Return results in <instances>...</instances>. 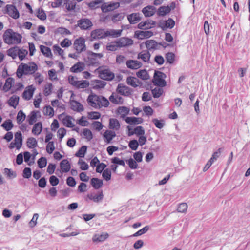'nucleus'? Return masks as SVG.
Here are the masks:
<instances>
[{
	"instance_id": "1",
	"label": "nucleus",
	"mask_w": 250,
	"mask_h": 250,
	"mask_svg": "<svg viewBox=\"0 0 250 250\" xmlns=\"http://www.w3.org/2000/svg\"><path fill=\"white\" fill-rule=\"evenodd\" d=\"M87 101L88 104L95 109L107 107L109 104L108 100L105 97L96 94H90L88 96Z\"/></svg>"
},
{
	"instance_id": "2",
	"label": "nucleus",
	"mask_w": 250,
	"mask_h": 250,
	"mask_svg": "<svg viewBox=\"0 0 250 250\" xmlns=\"http://www.w3.org/2000/svg\"><path fill=\"white\" fill-rule=\"evenodd\" d=\"M37 70L38 66L35 62L21 63L18 67L16 75L18 78H21L23 75L34 74Z\"/></svg>"
},
{
	"instance_id": "3",
	"label": "nucleus",
	"mask_w": 250,
	"mask_h": 250,
	"mask_svg": "<svg viewBox=\"0 0 250 250\" xmlns=\"http://www.w3.org/2000/svg\"><path fill=\"white\" fill-rule=\"evenodd\" d=\"M4 42L9 44H18L21 42L22 36L11 29L6 30L3 35Z\"/></svg>"
},
{
	"instance_id": "4",
	"label": "nucleus",
	"mask_w": 250,
	"mask_h": 250,
	"mask_svg": "<svg viewBox=\"0 0 250 250\" xmlns=\"http://www.w3.org/2000/svg\"><path fill=\"white\" fill-rule=\"evenodd\" d=\"M166 75L163 72L159 71H155L154 75L153 83L156 85L164 87L166 85V82L165 79Z\"/></svg>"
},
{
	"instance_id": "5",
	"label": "nucleus",
	"mask_w": 250,
	"mask_h": 250,
	"mask_svg": "<svg viewBox=\"0 0 250 250\" xmlns=\"http://www.w3.org/2000/svg\"><path fill=\"white\" fill-rule=\"evenodd\" d=\"M97 71L100 78L103 80L111 81L114 78V73L111 72L109 69H102L99 67Z\"/></svg>"
},
{
	"instance_id": "6",
	"label": "nucleus",
	"mask_w": 250,
	"mask_h": 250,
	"mask_svg": "<svg viewBox=\"0 0 250 250\" xmlns=\"http://www.w3.org/2000/svg\"><path fill=\"white\" fill-rule=\"evenodd\" d=\"M85 42V40L83 37H79L74 41L73 46L77 54L85 51L86 47Z\"/></svg>"
},
{
	"instance_id": "7",
	"label": "nucleus",
	"mask_w": 250,
	"mask_h": 250,
	"mask_svg": "<svg viewBox=\"0 0 250 250\" xmlns=\"http://www.w3.org/2000/svg\"><path fill=\"white\" fill-rule=\"evenodd\" d=\"M22 145V134L20 131L17 132L15 133V138L14 142H12L9 146L10 149H13L16 147L19 150L21 148Z\"/></svg>"
},
{
	"instance_id": "8",
	"label": "nucleus",
	"mask_w": 250,
	"mask_h": 250,
	"mask_svg": "<svg viewBox=\"0 0 250 250\" xmlns=\"http://www.w3.org/2000/svg\"><path fill=\"white\" fill-rule=\"evenodd\" d=\"M60 166L61 170L57 169V171H59L60 174H58V176L61 177L62 176V173H66L70 171L71 164L67 159H63L60 162Z\"/></svg>"
},
{
	"instance_id": "9",
	"label": "nucleus",
	"mask_w": 250,
	"mask_h": 250,
	"mask_svg": "<svg viewBox=\"0 0 250 250\" xmlns=\"http://www.w3.org/2000/svg\"><path fill=\"white\" fill-rule=\"evenodd\" d=\"M5 13L14 19L19 17V13L16 7L12 4H7L5 7Z\"/></svg>"
},
{
	"instance_id": "10",
	"label": "nucleus",
	"mask_w": 250,
	"mask_h": 250,
	"mask_svg": "<svg viewBox=\"0 0 250 250\" xmlns=\"http://www.w3.org/2000/svg\"><path fill=\"white\" fill-rule=\"evenodd\" d=\"M78 26L82 30H87L90 28L93 23L91 21L87 18H82L77 21Z\"/></svg>"
},
{
	"instance_id": "11",
	"label": "nucleus",
	"mask_w": 250,
	"mask_h": 250,
	"mask_svg": "<svg viewBox=\"0 0 250 250\" xmlns=\"http://www.w3.org/2000/svg\"><path fill=\"white\" fill-rule=\"evenodd\" d=\"M116 92L117 93L124 96H130L132 93V90L129 87L122 83L118 84Z\"/></svg>"
},
{
	"instance_id": "12",
	"label": "nucleus",
	"mask_w": 250,
	"mask_h": 250,
	"mask_svg": "<svg viewBox=\"0 0 250 250\" xmlns=\"http://www.w3.org/2000/svg\"><path fill=\"white\" fill-rule=\"evenodd\" d=\"M87 198L90 200L93 201L95 203H99L102 201L104 198V195L102 191L98 192H92L88 194Z\"/></svg>"
},
{
	"instance_id": "13",
	"label": "nucleus",
	"mask_w": 250,
	"mask_h": 250,
	"mask_svg": "<svg viewBox=\"0 0 250 250\" xmlns=\"http://www.w3.org/2000/svg\"><path fill=\"white\" fill-rule=\"evenodd\" d=\"M106 37V31L103 29H97L91 32V37L94 40L104 39Z\"/></svg>"
},
{
	"instance_id": "14",
	"label": "nucleus",
	"mask_w": 250,
	"mask_h": 250,
	"mask_svg": "<svg viewBox=\"0 0 250 250\" xmlns=\"http://www.w3.org/2000/svg\"><path fill=\"white\" fill-rule=\"evenodd\" d=\"M153 35V32L151 31L137 30L135 32V37L139 40L147 39Z\"/></svg>"
},
{
	"instance_id": "15",
	"label": "nucleus",
	"mask_w": 250,
	"mask_h": 250,
	"mask_svg": "<svg viewBox=\"0 0 250 250\" xmlns=\"http://www.w3.org/2000/svg\"><path fill=\"white\" fill-rule=\"evenodd\" d=\"M117 41L119 48L127 47L133 43V41L128 37H121L117 40Z\"/></svg>"
},
{
	"instance_id": "16",
	"label": "nucleus",
	"mask_w": 250,
	"mask_h": 250,
	"mask_svg": "<svg viewBox=\"0 0 250 250\" xmlns=\"http://www.w3.org/2000/svg\"><path fill=\"white\" fill-rule=\"evenodd\" d=\"M145 44L148 51L159 49L160 47L163 45L162 43H158L154 40H147Z\"/></svg>"
},
{
	"instance_id": "17",
	"label": "nucleus",
	"mask_w": 250,
	"mask_h": 250,
	"mask_svg": "<svg viewBox=\"0 0 250 250\" xmlns=\"http://www.w3.org/2000/svg\"><path fill=\"white\" fill-rule=\"evenodd\" d=\"M85 69V64L82 62H79L74 64L70 69V72L72 73H80Z\"/></svg>"
},
{
	"instance_id": "18",
	"label": "nucleus",
	"mask_w": 250,
	"mask_h": 250,
	"mask_svg": "<svg viewBox=\"0 0 250 250\" xmlns=\"http://www.w3.org/2000/svg\"><path fill=\"white\" fill-rule=\"evenodd\" d=\"M127 20L131 24H134L141 21V17L139 13H133L127 15Z\"/></svg>"
},
{
	"instance_id": "19",
	"label": "nucleus",
	"mask_w": 250,
	"mask_h": 250,
	"mask_svg": "<svg viewBox=\"0 0 250 250\" xmlns=\"http://www.w3.org/2000/svg\"><path fill=\"white\" fill-rule=\"evenodd\" d=\"M70 105L71 109L74 111L81 112L83 111L84 110L83 105L80 103L75 100L70 101Z\"/></svg>"
},
{
	"instance_id": "20",
	"label": "nucleus",
	"mask_w": 250,
	"mask_h": 250,
	"mask_svg": "<svg viewBox=\"0 0 250 250\" xmlns=\"http://www.w3.org/2000/svg\"><path fill=\"white\" fill-rule=\"evenodd\" d=\"M126 65L129 69H137L142 66V64L138 61L129 60L126 62Z\"/></svg>"
},
{
	"instance_id": "21",
	"label": "nucleus",
	"mask_w": 250,
	"mask_h": 250,
	"mask_svg": "<svg viewBox=\"0 0 250 250\" xmlns=\"http://www.w3.org/2000/svg\"><path fill=\"white\" fill-rule=\"evenodd\" d=\"M104 141L107 144L111 142L112 139L116 136L114 131L109 130H106L103 135Z\"/></svg>"
},
{
	"instance_id": "22",
	"label": "nucleus",
	"mask_w": 250,
	"mask_h": 250,
	"mask_svg": "<svg viewBox=\"0 0 250 250\" xmlns=\"http://www.w3.org/2000/svg\"><path fill=\"white\" fill-rule=\"evenodd\" d=\"M119 6V3L118 2L110 4H104L102 5L101 9L103 12L106 13L109 11H112L117 8Z\"/></svg>"
},
{
	"instance_id": "23",
	"label": "nucleus",
	"mask_w": 250,
	"mask_h": 250,
	"mask_svg": "<svg viewBox=\"0 0 250 250\" xmlns=\"http://www.w3.org/2000/svg\"><path fill=\"white\" fill-rule=\"evenodd\" d=\"M142 11L145 17H151L155 13L156 8L153 6L149 5L143 8Z\"/></svg>"
},
{
	"instance_id": "24",
	"label": "nucleus",
	"mask_w": 250,
	"mask_h": 250,
	"mask_svg": "<svg viewBox=\"0 0 250 250\" xmlns=\"http://www.w3.org/2000/svg\"><path fill=\"white\" fill-rule=\"evenodd\" d=\"M150 56L148 50H143L138 53L137 58L142 60L145 62H148L150 60Z\"/></svg>"
},
{
	"instance_id": "25",
	"label": "nucleus",
	"mask_w": 250,
	"mask_h": 250,
	"mask_svg": "<svg viewBox=\"0 0 250 250\" xmlns=\"http://www.w3.org/2000/svg\"><path fill=\"white\" fill-rule=\"evenodd\" d=\"M35 88L32 86H29L22 93V97L26 100H30L33 97Z\"/></svg>"
},
{
	"instance_id": "26",
	"label": "nucleus",
	"mask_w": 250,
	"mask_h": 250,
	"mask_svg": "<svg viewBox=\"0 0 250 250\" xmlns=\"http://www.w3.org/2000/svg\"><path fill=\"white\" fill-rule=\"evenodd\" d=\"M126 83L128 85L134 88L137 87L141 84V83L137 78L132 76H129L127 78Z\"/></svg>"
},
{
	"instance_id": "27",
	"label": "nucleus",
	"mask_w": 250,
	"mask_h": 250,
	"mask_svg": "<svg viewBox=\"0 0 250 250\" xmlns=\"http://www.w3.org/2000/svg\"><path fill=\"white\" fill-rule=\"evenodd\" d=\"M87 57H83V60L89 65L97 66L99 64V61L96 59L95 57H90V55H87Z\"/></svg>"
},
{
	"instance_id": "28",
	"label": "nucleus",
	"mask_w": 250,
	"mask_h": 250,
	"mask_svg": "<svg viewBox=\"0 0 250 250\" xmlns=\"http://www.w3.org/2000/svg\"><path fill=\"white\" fill-rule=\"evenodd\" d=\"M125 121L130 125L139 124L143 122V120L142 118H137L135 117H127L125 118Z\"/></svg>"
},
{
	"instance_id": "29",
	"label": "nucleus",
	"mask_w": 250,
	"mask_h": 250,
	"mask_svg": "<svg viewBox=\"0 0 250 250\" xmlns=\"http://www.w3.org/2000/svg\"><path fill=\"white\" fill-rule=\"evenodd\" d=\"M107 233H103L101 234H95L92 238L94 242H103L108 237Z\"/></svg>"
},
{
	"instance_id": "30",
	"label": "nucleus",
	"mask_w": 250,
	"mask_h": 250,
	"mask_svg": "<svg viewBox=\"0 0 250 250\" xmlns=\"http://www.w3.org/2000/svg\"><path fill=\"white\" fill-rule=\"evenodd\" d=\"M109 100L111 103L116 104H122L123 102V99L121 96L114 93L109 97Z\"/></svg>"
},
{
	"instance_id": "31",
	"label": "nucleus",
	"mask_w": 250,
	"mask_h": 250,
	"mask_svg": "<svg viewBox=\"0 0 250 250\" xmlns=\"http://www.w3.org/2000/svg\"><path fill=\"white\" fill-rule=\"evenodd\" d=\"M14 83V79L13 78H8L6 80L5 83L3 86V90L5 92H8L9 90H10Z\"/></svg>"
},
{
	"instance_id": "32",
	"label": "nucleus",
	"mask_w": 250,
	"mask_h": 250,
	"mask_svg": "<svg viewBox=\"0 0 250 250\" xmlns=\"http://www.w3.org/2000/svg\"><path fill=\"white\" fill-rule=\"evenodd\" d=\"M19 102V97L17 95L12 96L8 101V104L10 106L16 108Z\"/></svg>"
},
{
	"instance_id": "33",
	"label": "nucleus",
	"mask_w": 250,
	"mask_h": 250,
	"mask_svg": "<svg viewBox=\"0 0 250 250\" xmlns=\"http://www.w3.org/2000/svg\"><path fill=\"white\" fill-rule=\"evenodd\" d=\"M122 30L110 29L106 30L107 37L111 36L113 38H117L122 35Z\"/></svg>"
},
{
	"instance_id": "34",
	"label": "nucleus",
	"mask_w": 250,
	"mask_h": 250,
	"mask_svg": "<svg viewBox=\"0 0 250 250\" xmlns=\"http://www.w3.org/2000/svg\"><path fill=\"white\" fill-rule=\"evenodd\" d=\"M145 130L144 128L141 126H138L134 129V132H130L128 133L129 136H131L134 134H136L137 136H142L145 135Z\"/></svg>"
},
{
	"instance_id": "35",
	"label": "nucleus",
	"mask_w": 250,
	"mask_h": 250,
	"mask_svg": "<svg viewBox=\"0 0 250 250\" xmlns=\"http://www.w3.org/2000/svg\"><path fill=\"white\" fill-rule=\"evenodd\" d=\"M19 51V47L15 46L7 50V55L11 57L13 59H16L18 57Z\"/></svg>"
},
{
	"instance_id": "36",
	"label": "nucleus",
	"mask_w": 250,
	"mask_h": 250,
	"mask_svg": "<svg viewBox=\"0 0 250 250\" xmlns=\"http://www.w3.org/2000/svg\"><path fill=\"white\" fill-rule=\"evenodd\" d=\"M91 184L96 189L100 188L103 185V181L97 178H93L91 179Z\"/></svg>"
},
{
	"instance_id": "37",
	"label": "nucleus",
	"mask_w": 250,
	"mask_h": 250,
	"mask_svg": "<svg viewBox=\"0 0 250 250\" xmlns=\"http://www.w3.org/2000/svg\"><path fill=\"white\" fill-rule=\"evenodd\" d=\"M120 125L118 120L116 119L112 118L109 120V128L112 129L118 130L120 128Z\"/></svg>"
},
{
	"instance_id": "38",
	"label": "nucleus",
	"mask_w": 250,
	"mask_h": 250,
	"mask_svg": "<svg viewBox=\"0 0 250 250\" xmlns=\"http://www.w3.org/2000/svg\"><path fill=\"white\" fill-rule=\"evenodd\" d=\"M170 11L171 8L169 7L168 5L167 6H161L158 10L157 14L160 16H164L169 13Z\"/></svg>"
},
{
	"instance_id": "39",
	"label": "nucleus",
	"mask_w": 250,
	"mask_h": 250,
	"mask_svg": "<svg viewBox=\"0 0 250 250\" xmlns=\"http://www.w3.org/2000/svg\"><path fill=\"white\" fill-rule=\"evenodd\" d=\"M42 130V124L41 122L36 123L33 127L32 132L35 135H39Z\"/></svg>"
},
{
	"instance_id": "40",
	"label": "nucleus",
	"mask_w": 250,
	"mask_h": 250,
	"mask_svg": "<svg viewBox=\"0 0 250 250\" xmlns=\"http://www.w3.org/2000/svg\"><path fill=\"white\" fill-rule=\"evenodd\" d=\"M137 76L143 80H147L149 78V76L147 71L144 70H140L136 73Z\"/></svg>"
},
{
	"instance_id": "41",
	"label": "nucleus",
	"mask_w": 250,
	"mask_h": 250,
	"mask_svg": "<svg viewBox=\"0 0 250 250\" xmlns=\"http://www.w3.org/2000/svg\"><path fill=\"white\" fill-rule=\"evenodd\" d=\"M119 48L117 41H115L108 43L106 45V49L108 51H115Z\"/></svg>"
},
{
	"instance_id": "42",
	"label": "nucleus",
	"mask_w": 250,
	"mask_h": 250,
	"mask_svg": "<svg viewBox=\"0 0 250 250\" xmlns=\"http://www.w3.org/2000/svg\"><path fill=\"white\" fill-rule=\"evenodd\" d=\"M152 122L155 126L159 129L163 128L165 125V121L163 119L158 120V119L154 118L152 120Z\"/></svg>"
},
{
	"instance_id": "43",
	"label": "nucleus",
	"mask_w": 250,
	"mask_h": 250,
	"mask_svg": "<svg viewBox=\"0 0 250 250\" xmlns=\"http://www.w3.org/2000/svg\"><path fill=\"white\" fill-rule=\"evenodd\" d=\"M37 120V114L35 111H32L27 116V121L29 125H32L36 122Z\"/></svg>"
},
{
	"instance_id": "44",
	"label": "nucleus",
	"mask_w": 250,
	"mask_h": 250,
	"mask_svg": "<svg viewBox=\"0 0 250 250\" xmlns=\"http://www.w3.org/2000/svg\"><path fill=\"white\" fill-rule=\"evenodd\" d=\"M53 86L51 83H47L44 87L43 93L45 96L50 95L52 92Z\"/></svg>"
},
{
	"instance_id": "45",
	"label": "nucleus",
	"mask_w": 250,
	"mask_h": 250,
	"mask_svg": "<svg viewBox=\"0 0 250 250\" xmlns=\"http://www.w3.org/2000/svg\"><path fill=\"white\" fill-rule=\"evenodd\" d=\"M117 111L121 115V117L124 118L128 114L129 109L125 106H120L118 107Z\"/></svg>"
},
{
	"instance_id": "46",
	"label": "nucleus",
	"mask_w": 250,
	"mask_h": 250,
	"mask_svg": "<svg viewBox=\"0 0 250 250\" xmlns=\"http://www.w3.org/2000/svg\"><path fill=\"white\" fill-rule=\"evenodd\" d=\"M72 118L70 116H67L63 119V123L67 127L72 128L74 126V124L72 122Z\"/></svg>"
},
{
	"instance_id": "47",
	"label": "nucleus",
	"mask_w": 250,
	"mask_h": 250,
	"mask_svg": "<svg viewBox=\"0 0 250 250\" xmlns=\"http://www.w3.org/2000/svg\"><path fill=\"white\" fill-rule=\"evenodd\" d=\"M82 133L83 138L88 141H90L93 138L92 133L91 130L88 128H84L83 130Z\"/></svg>"
},
{
	"instance_id": "48",
	"label": "nucleus",
	"mask_w": 250,
	"mask_h": 250,
	"mask_svg": "<svg viewBox=\"0 0 250 250\" xmlns=\"http://www.w3.org/2000/svg\"><path fill=\"white\" fill-rule=\"evenodd\" d=\"M40 50L41 52L46 57H49L52 56L51 49L48 47L41 45Z\"/></svg>"
},
{
	"instance_id": "49",
	"label": "nucleus",
	"mask_w": 250,
	"mask_h": 250,
	"mask_svg": "<svg viewBox=\"0 0 250 250\" xmlns=\"http://www.w3.org/2000/svg\"><path fill=\"white\" fill-rule=\"evenodd\" d=\"M89 85V83L86 80L78 81L76 87L78 88H86Z\"/></svg>"
},
{
	"instance_id": "50",
	"label": "nucleus",
	"mask_w": 250,
	"mask_h": 250,
	"mask_svg": "<svg viewBox=\"0 0 250 250\" xmlns=\"http://www.w3.org/2000/svg\"><path fill=\"white\" fill-rule=\"evenodd\" d=\"M1 126L9 131L13 127V124L10 120H7L2 124Z\"/></svg>"
},
{
	"instance_id": "51",
	"label": "nucleus",
	"mask_w": 250,
	"mask_h": 250,
	"mask_svg": "<svg viewBox=\"0 0 250 250\" xmlns=\"http://www.w3.org/2000/svg\"><path fill=\"white\" fill-rule=\"evenodd\" d=\"M27 146L30 148H34L37 146V141L34 138L31 137L27 139Z\"/></svg>"
},
{
	"instance_id": "52",
	"label": "nucleus",
	"mask_w": 250,
	"mask_h": 250,
	"mask_svg": "<svg viewBox=\"0 0 250 250\" xmlns=\"http://www.w3.org/2000/svg\"><path fill=\"white\" fill-rule=\"evenodd\" d=\"M86 150L87 146H83L76 153L75 156L78 157L83 158L84 157Z\"/></svg>"
},
{
	"instance_id": "53",
	"label": "nucleus",
	"mask_w": 250,
	"mask_h": 250,
	"mask_svg": "<svg viewBox=\"0 0 250 250\" xmlns=\"http://www.w3.org/2000/svg\"><path fill=\"white\" fill-rule=\"evenodd\" d=\"M26 115L22 110H20L17 114V121L19 125L21 124L25 119Z\"/></svg>"
},
{
	"instance_id": "54",
	"label": "nucleus",
	"mask_w": 250,
	"mask_h": 250,
	"mask_svg": "<svg viewBox=\"0 0 250 250\" xmlns=\"http://www.w3.org/2000/svg\"><path fill=\"white\" fill-rule=\"evenodd\" d=\"M151 92L154 98H159L163 94V90L162 88L160 87H155L154 89L152 90Z\"/></svg>"
},
{
	"instance_id": "55",
	"label": "nucleus",
	"mask_w": 250,
	"mask_h": 250,
	"mask_svg": "<svg viewBox=\"0 0 250 250\" xmlns=\"http://www.w3.org/2000/svg\"><path fill=\"white\" fill-rule=\"evenodd\" d=\"M167 62L172 64L175 59V54L172 52H168L166 54Z\"/></svg>"
},
{
	"instance_id": "56",
	"label": "nucleus",
	"mask_w": 250,
	"mask_h": 250,
	"mask_svg": "<svg viewBox=\"0 0 250 250\" xmlns=\"http://www.w3.org/2000/svg\"><path fill=\"white\" fill-rule=\"evenodd\" d=\"M188 205L186 203H182L180 204L177 208V211L181 213H185L187 211L188 209Z\"/></svg>"
},
{
	"instance_id": "57",
	"label": "nucleus",
	"mask_w": 250,
	"mask_h": 250,
	"mask_svg": "<svg viewBox=\"0 0 250 250\" xmlns=\"http://www.w3.org/2000/svg\"><path fill=\"white\" fill-rule=\"evenodd\" d=\"M103 0H95L89 2L88 5L91 9H95L99 7V5L102 2Z\"/></svg>"
},
{
	"instance_id": "58",
	"label": "nucleus",
	"mask_w": 250,
	"mask_h": 250,
	"mask_svg": "<svg viewBox=\"0 0 250 250\" xmlns=\"http://www.w3.org/2000/svg\"><path fill=\"white\" fill-rule=\"evenodd\" d=\"M37 163L39 168H42L47 165V159L46 158L42 157L38 160Z\"/></svg>"
},
{
	"instance_id": "59",
	"label": "nucleus",
	"mask_w": 250,
	"mask_h": 250,
	"mask_svg": "<svg viewBox=\"0 0 250 250\" xmlns=\"http://www.w3.org/2000/svg\"><path fill=\"white\" fill-rule=\"evenodd\" d=\"M54 1L51 2V6L52 8H58L60 7L63 1H67L68 0H53Z\"/></svg>"
},
{
	"instance_id": "60",
	"label": "nucleus",
	"mask_w": 250,
	"mask_h": 250,
	"mask_svg": "<svg viewBox=\"0 0 250 250\" xmlns=\"http://www.w3.org/2000/svg\"><path fill=\"white\" fill-rule=\"evenodd\" d=\"M44 114L49 115L50 117L53 116L54 114V109L50 106H46L43 110Z\"/></svg>"
},
{
	"instance_id": "61",
	"label": "nucleus",
	"mask_w": 250,
	"mask_h": 250,
	"mask_svg": "<svg viewBox=\"0 0 250 250\" xmlns=\"http://www.w3.org/2000/svg\"><path fill=\"white\" fill-rule=\"evenodd\" d=\"M103 177L106 181H108L111 179V170L108 169L106 168L105 170L103 171V174H102Z\"/></svg>"
},
{
	"instance_id": "62",
	"label": "nucleus",
	"mask_w": 250,
	"mask_h": 250,
	"mask_svg": "<svg viewBox=\"0 0 250 250\" xmlns=\"http://www.w3.org/2000/svg\"><path fill=\"white\" fill-rule=\"evenodd\" d=\"M54 143L53 141L49 142L46 145V151L49 154H51L55 150Z\"/></svg>"
},
{
	"instance_id": "63",
	"label": "nucleus",
	"mask_w": 250,
	"mask_h": 250,
	"mask_svg": "<svg viewBox=\"0 0 250 250\" xmlns=\"http://www.w3.org/2000/svg\"><path fill=\"white\" fill-rule=\"evenodd\" d=\"M27 54L28 51L26 49L19 48V51L18 54V56L20 60L22 61L25 58V56L27 55Z\"/></svg>"
},
{
	"instance_id": "64",
	"label": "nucleus",
	"mask_w": 250,
	"mask_h": 250,
	"mask_svg": "<svg viewBox=\"0 0 250 250\" xmlns=\"http://www.w3.org/2000/svg\"><path fill=\"white\" fill-rule=\"evenodd\" d=\"M139 146V143L136 140H131L128 144V146L130 148L133 150H136L137 149Z\"/></svg>"
}]
</instances>
